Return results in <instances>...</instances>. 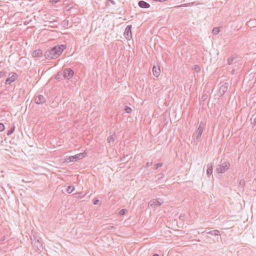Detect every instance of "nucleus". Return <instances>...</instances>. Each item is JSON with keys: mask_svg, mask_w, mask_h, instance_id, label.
Returning a JSON list of instances; mask_svg holds the SVG:
<instances>
[{"mask_svg": "<svg viewBox=\"0 0 256 256\" xmlns=\"http://www.w3.org/2000/svg\"><path fill=\"white\" fill-rule=\"evenodd\" d=\"M66 46L64 44L56 45L45 52L44 56L46 59L52 60L59 57Z\"/></svg>", "mask_w": 256, "mask_h": 256, "instance_id": "1", "label": "nucleus"}, {"mask_svg": "<svg viewBox=\"0 0 256 256\" xmlns=\"http://www.w3.org/2000/svg\"><path fill=\"white\" fill-rule=\"evenodd\" d=\"M32 244L33 248L36 252L40 253L44 249L42 243L38 239L36 238L34 236L31 238Z\"/></svg>", "mask_w": 256, "mask_h": 256, "instance_id": "2", "label": "nucleus"}, {"mask_svg": "<svg viewBox=\"0 0 256 256\" xmlns=\"http://www.w3.org/2000/svg\"><path fill=\"white\" fill-rule=\"evenodd\" d=\"M230 166L229 162H224L222 164L217 166L216 171L218 174H223L230 168Z\"/></svg>", "mask_w": 256, "mask_h": 256, "instance_id": "3", "label": "nucleus"}, {"mask_svg": "<svg viewBox=\"0 0 256 256\" xmlns=\"http://www.w3.org/2000/svg\"><path fill=\"white\" fill-rule=\"evenodd\" d=\"M204 124L201 122L196 131L192 135V138H196L197 141H198L201 137L204 130Z\"/></svg>", "mask_w": 256, "mask_h": 256, "instance_id": "4", "label": "nucleus"}, {"mask_svg": "<svg viewBox=\"0 0 256 256\" xmlns=\"http://www.w3.org/2000/svg\"><path fill=\"white\" fill-rule=\"evenodd\" d=\"M74 72L70 68L64 69V72H62V75H63L64 78L69 80L74 76Z\"/></svg>", "mask_w": 256, "mask_h": 256, "instance_id": "5", "label": "nucleus"}, {"mask_svg": "<svg viewBox=\"0 0 256 256\" xmlns=\"http://www.w3.org/2000/svg\"><path fill=\"white\" fill-rule=\"evenodd\" d=\"M132 25H128L126 26L125 31L124 32V36L128 40H130L132 38Z\"/></svg>", "mask_w": 256, "mask_h": 256, "instance_id": "6", "label": "nucleus"}, {"mask_svg": "<svg viewBox=\"0 0 256 256\" xmlns=\"http://www.w3.org/2000/svg\"><path fill=\"white\" fill-rule=\"evenodd\" d=\"M84 153H80L74 156H70L68 158H66V161L68 160L70 162H76L84 157Z\"/></svg>", "mask_w": 256, "mask_h": 256, "instance_id": "7", "label": "nucleus"}, {"mask_svg": "<svg viewBox=\"0 0 256 256\" xmlns=\"http://www.w3.org/2000/svg\"><path fill=\"white\" fill-rule=\"evenodd\" d=\"M162 203L163 201L162 200L158 198L150 200L148 204L152 207L156 208L160 206Z\"/></svg>", "mask_w": 256, "mask_h": 256, "instance_id": "8", "label": "nucleus"}, {"mask_svg": "<svg viewBox=\"0 0 256 256\" xmlns=\"http://www.w3.org/2000/svg\"><path fill=\"white\" fill-rule=\"evenodd\" d=\"M46 102V98L42 95H38L34 98V102L38 104H44Z\"/></svg>", "mask_w": 256, "mask_h": 256, "instance_id": "9", "label": "nucleus"}, {"mask_svg": "<svg viewBox=\"0 0 256 256\" xmlns=\"http://www.w3.org/2000/svg\"><path fill=\"white\" fill-rule=\"evenodd\" d=\"M228 82H225L221 86L219 89V93L221 96L224 95L228 90Z\"/></svg>", "mask_w": 256, "mask_h": 256, "instance_id": "10", "label": "nucleus"}, {"mask_svg": "<svg viewBox=\"0 0 256 256\" xmlns=\"http://www.w3.org/2000/svg\"><path fill=\"white\" fill-rule=\"evenodd\" d=\"M17 74L16 73H12L11 76L8 78L6 80V84H10L14 82L16 78Z\"/></svg>", "mask_w": 256, "mask_h": 256, "instance_id": "11", "label": "nucleus"}, {"mask_svg": "<svg viewBox=\"0 0 256 256\" xmlns=\"http://www.w3.org/2000/svg\"><path fill=\"white\" fill-rule=\"evenodd\" d=\"M138 5L141 8H147L150 7V4L144 0L139 1L138 2Z\"/></svg>", "mask_w": 256, "mask_h": 256, "instance_id": "12", "label": "nucleus"}, {"mask_svg": "<svg viewBox=\"0 0 256 256\" xmlns=\"http://www.w3.org/2000/svg\"><path fill=\"white\" fill-rule=\"evenodd\" d=\"M213 164L211 162L208 163L207 164V170H206V174L208 176H210L212 173L213 171V168H212Z\"/></svg>", "mask_w": 256, "mask_h": 256, "instance_id": "13", "label": "nucleus"}, {"mask_svg": "<svg viewBox=\"0 0 256 256\" xmlns=\"http://www.w3.org/2000/svg\"><path fill=\"white\" fill-rule=\"evenodd\" d=\"M152 72L154 76H158L160 73V70L159 66H154L152 68Z\"/></svg>", "mask_w": 256, "mask_h": 256, "instance_id": "14", "label": "nucleus"}, {"mask_svg": "<svg viewBox=\"0 0 256 256\" xmlns=\"http://www.w3.org/2000/svg\"><path fill=\"white\" fill-rule=\"evenodd\" d=\"M33 57H41L43 54L42 51L41 50L38 49L32 52Z\"/></svg>", "mask_w": 256, "mask_h": 256, "instance_id": "15", "label": "nucleus"}, {"mask_svg": "<svg viewBox=\"0 0 256 256\" xmlns=\"http://www.w3.org/2000/svg\"><path fill=\"white\" fill-rule=\"evenodd\" d=\"M116 138V136L115 134H112L110 136H109L107 138V140L108 143L110 144V145H112V144H113Z\"/></svg>", "mask_w": 256, "mask_h": 256, "instance_id": "16", "label": "nucleus"}, {"mask_svg": "<svg viewBox=\"0 0 256 256\" xmlns=\"http://www.w3.org/2000/svg\"><path fill=\"white\" fill-rule=\"evenodd\" d=\"M220 232L219 230H211L210 232H207L208 234L212 235V236H218Z\"/></svg>", "mask_w": 256, "mask_h": 256, "instance_id": "17", "label": "nucleus"}, {"mask_svg": "<svg viewBox=\"0 0 256 256\" xmlns=\"http://www.w3.org/2000/svg\"><path fill=\"white\" fill-rule=\"evenodd\" d=\"M14 130H15V126L13 124L12 126L10 128V129L9 130H8V131L7 132V135L8 136L10 135L11 134H12L14 132Z\"/></svg>", "mask_w": 256, "mask_h": 256, "instance_id": "18", "label": "nucleus"}, {"mask_svg": "<svg viewBox=\"0 0 256 256\" xmlns=\"http://www.w3.org/2000/svg\"><path fill=\"white\" fill-rule=\"evenodd\" d=\"M205 239H206V242H208V243L212 244V243H214V240H212L208 236H205Z\"/></svg>", "mask_w": 256, "mask_h": 256, "instance_id": "19", "label": "nucleus"}, {"mask_svg": "<svg viewBox=\"0 0 256 256\" xmlns=\"http://www.w3.org/2000/svg\"><path fill=\"white\" fill-rule=\"evenodd\" d=\"M75 190V188L74 186H68L66 188V192L68 194H70Z\"/></svg>", "mask_w": 256, "mask_h": 256, "instance_id": "20", "label": "nucleus"}, {"mask_svg": "<svg viewBox=\"0 0 256 256\" xmlns=\"http://www.w3.org/2000/svg\"><path fill=\"white\" fill-rule=\"evenodd\" d=\"M62 25L64 28H67L69 25V22L68 20H64L62 22Z\"/></svg>", "mask_w": 256, "mask_h": 256, "instance_id": "21", "label": "nucleus"}, {"mask_svg": "<svg viewBox=\"0 0 256 256\" xmlns=\"http://www.w3.org/2000/svg\"><path fill=\"white\" fill-rule=\"evenodd\" d=\"M234 59H235V58L233 56H231L230 58H228V64L231 65V64H234L235 62H234Z\"/></svg>", "mask_w": 256, "mask_h": 256, "instance_id": "22", "label": "nucleus"}, {"mask_svg": "<svg viewBox=\"0 0 256 256\" xmlns=\"http://www.w3.org/2000/svg\"><path fill=\"white\" fill-rule=\"evenodd\" d=\"M110 2L112 4L115 5L116 2L113 0H107L106 3V6H110Z\"/></svg>", "mask_w": 256, "mask_h": 256, "instance_id": "23", "label": "nucleus"}, {"mask_svg": "<svg viewBox=\"0 0 256 256\" xmlns=\"http://www.w3.org/2000/svg\"><path fill=\"white\" fill-rule=\"evenodd\" d=\"M220 32V30L217 27H215L213 29H212V33L214 34H217L219 33Z\"/></svg>", "mask_w": 256, "mask_h": 256, "instance_id": "24", "label": "nucleus"}, {"mask_svg": "<svg viewBox=\"0 0 256 256\" xmlns=\"http://www.w3.org/2000/svg\"><path fill=\"white\" fill-rule=\"evenodd\" d=\"M124 110L126 113L130 114L132 112V108L128 106H125Z\"/></svg>", "mask_w": 256, "mask_h": 256, "instance_id": "25", "label": "nucleus"}, {"mask_svg": "<svg viewBox=\"0 0 256 256\" xmlns=\"http://www.w3.org/2000/svg\"><path fill=\"white\" fill-rule=\"evenodd\" d=\"M126 212H127L126 210V209H122L119 212V214H120V216H124V215L126 214Z\"/></svg>", "mask_w": 256, "mask_h": 256, "instance_id": "26", "label": "nucleus"}, {"mask_svg": "<svg viewBox=\"0 0 256 256\" xmlns=\"http://www.w3.org/2000/svg\"><path fill=\"white\" fill-rule=\"evenodd\" d=\"M163 163H158L154 166V169L158 170V168L162 166Z\"/></svg>", "mask_w": 256, "mask_h": 256, "instance_id": "27", "label": "nucleus"}, {"mask_svg": "<svg viewBox=\"0 0 256 256\" xmlns=\"http://www.w3.org/2000/svg\"><path fill=\"white\" fill-rule=\"evenodd\" d=\"M251 120H252V124L253 125L256 126V117L254 118V116H252L251 118Z\"/></svg>", "mask_w": 256, "mask_h": 256, "instance_id": "28", "label": "nucleus"}, {"mask_svg": "<svg viewBox=\"0 0 256 256\" xmlns=\"http://www.w3.org/2000/svg\"><path fill=\"white\" fill-rule=\"evenodd\" d=\"M62 72H59L58 73V74H56V78L58 80H60V76L62 75Z\"/></svg>", "mask_w": 256, "mask_h": 256, "instance_id": "29", "label": "nucleus"}, {"mask_svg": "<svg viewBox=\"0 0 256 256\" xmlns=\"http://www.w3.org/2000/svg\"><path fill=\"white\" fill-rule=\"evenodd\" d=\"M76 194L77 196H76V197L81 198L82 196H84L82 192H80L77 194Z\"/></svg>", "mask_w": 256, "mask_h": 256, "instance_id": "30", "label": "nucleus"}, {"mask_svg": "<svg viewBox=\"0 0 256 256\" xmlns=\"http://www.w3.org/2000/svg\"><path fill=\"white\" fill-rule=\"evenodd\" d=\"M4 126L3 124L0 123V132H2L4 130Z\"/></svg>", "mask_w": 256, "mask_h": 256, "instance_id": "31", "label": "nucleus"}, {"mask_svg": "<svg viewBox=\"0 0 256 256\" xmlns=\"http://www.w3.org/2000/svg\"><path fill=\"white\" fill-rule=\"evenodd\" d=\"M194 70L196 72L200 70V68L198 65H194Z\"/></svg>", "mask_w": 256, "mask_h": 256, "instance_id": "32", "label": "nucleus"}, {"mask_svg": "<svg viewBox=\"0 0 256 256\" xmlns=\"http://www.w3.org/2000/svg\"><path fill=\"white\" fill-rule=\"evenodd\" d=\"M6 74V72H5L4 71H0V78H2V76H4Z\"/></svg>", "mask_w": 256, "mask_h": 256, "instance_id": "33", "label": "nucleus"}, {"mask_svg": "<svg viewBox=\"0 0 256 256\" xmlns=\"http://www.w3.org/2000/svg\"><path fill=\"white\" fill-rule=\"evenodd\" d=\"M60 0H50V2L54 4H56L58 2H60Z\"/></svg>", "mask_w": 256, "mask_h": 256, "instance_id": "34", "label": "nucleus"}, {"mask_svg": "<svg viewBox=\"0 0 256 256\" xmlns=\"http://www.w3.org/2000/svg\"><path fill=\"white\" fill-rule=\"evenodd\" d=\"M152 162H147L146 164V167H149L150 166L152 165Z\"/></svg>", "mask_w": 256, "mask_h": 256, "instance_id": "35", "label": "nucleus"}, {"mask_svg": "<svg viewBox=\"0 0 256 256\" xmlns=\"http://www.w3.org/2000/svg\"><path fill=\"white\" fill-rule=\"evenodd\" d=\"M208 96L206 94H203L202 96V98L203 100H205L206 99Z\"/></svg>", "mask_w": 256, "mask_h": 256, "instance_id": "36", "label": "nucleus"}, {"mask_svg": "<svg viewBox=\"0 0 256 256\" xmlns=\"http://www.w3.org/2000/svg\"><path fill=\"white\" fill-rule=\"evenodd\" d=\"M98 202H99V200H95L94 202V205L98 204Z\"/></svg>", "mask_w": 256, "mask_h": 256, "instance_id": "37", "label": "nucleus"}, {"mask_svg": "<svg viewBox=\"0 0 256 256\" xmlns=\"http://www.w3.org/2000/svg\"><path fill=\"white\" fill-rule=\"evenodd\" d=\"M114 228H115V227H114V226H108V230H112V229H114Z\"/></svg>", "mask_w": 256, "mask_h": 256, "instance_id": "38", "label": "nucleus"}, {"mask_svg": "<svg viewBox=\"0 0 256 256\" xmlns=\"http://www.w3.org/2000/svg\"><path fill=\"white\" fill-rule=\"evenodd\" d=\"M235 72H236L235 69H232V72H231L232 74H234Z\"/></svg>", "mask_w": 256, "mask_h": 256, "instance_id": "39", "label": "nucleus"}, {"mask_svg": "<svg viewBox=\"0 0 256 256\" xmlns=\"http://www.w3.org/2000/svg\"><path fill=\"white\" fill-rule=\"evenodd\" d=\"M125 158H126V156H123L121 158H120V160L121 161H124L125 160Z\"/></svg>", "mask_w": 256, "mask_h": 256, "instance_id": "40", "label": "nucleus"}, {"mask_svg": "<svg viewBox=\"0 0 256 256\" xmlns=\"http://www.w3.org/2000/svg\"><path fill=\"white\" fill-rule=\"evenodd\" d=\"M152 256H159V255L158 254H154Z\"/></svg>", "mask_w": 256, "mask_h": 256, "instance_id": "41", "label": "nucleus"}]
</instances>
